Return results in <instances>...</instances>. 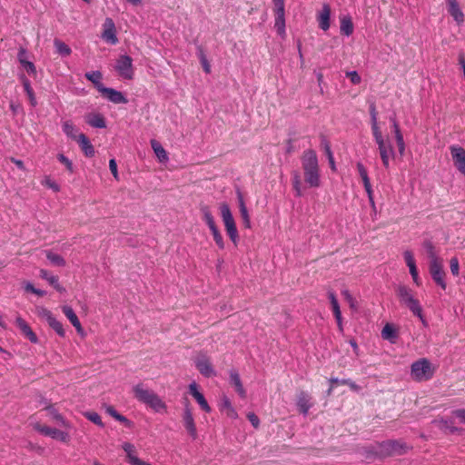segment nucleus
Returning <instances> with one entry per match:
<instances>
[{"label":"nucleus","instance_id":"f257e3e1","mask_svg":"<svg viewBox=\"0 0 465 465\" xmlns=\"http://www.w3.org/2000/svg\"><path fill=\"white\" fill-rule=\"evenodd\" d=\"M411 446L401 440H388L381 442H375L366 447L368 456L384 459L391 456H400L407 453Z\"/></svg>","mask_w":465,"mask_h":465},{"label":"nucleus","instance_id":"f03ea898","mask_svg":"<svg viewBox=\"0 0 465 465\" xmlns=\"http://www.w3.org/2000/svg\"><path fill=\"white\" fill-rule=\"evenodd\" d=\"M301 160L305 183L312 188L320 187L321 174L319 161L315 151L312 149L305 150Z\"/></svg>","mask_w":465,"mask_h":465},{"label":"nucleus","instance_id":"7ed1b4c3","mask_svg":"<svg viewBox=\"0 0 465 465\" xmlns=\"http://www.w3.org/2000/svg\"><path fill=\"white\" fill-rule=\"evenodd\" d=\"M396 293L400 302L405 305L414 316H417L423 325L427 324L426 320L422 314V308L418 299L413 296L412 290L403 284H400L396 288Z\"/></svg>","mask_w":465,"mask_h":465},{"label":"nucleus","instance_id":"20e7f679","mask_svg":"<svg viewBox=\"0 0 465 465\" xmlns=\"http://www.w3.org/2000/svg\"><path fill=\"white\" fill-rule=\"evenodd\" d=\"M411 376L417 381H429L433 377L435 369L430 361L421 358L411 364Z\"/></svg>","mask_w":465,"mask_h":465},{"label":"nucleus","instance_id":"39448f33","mask_svg":"<svg viewBox=\"0 0 465 465\" xmlns=\"http://www.w3.org/2000/svg\"><path fill=\"white\" fill-rule=\"evenodd\" d=\"M219 209L221 213V217L225 226L226 232L230 240L233 242V244L237 245L239 241V235L231 209L226 203H221Z\"/></svg>","mask_w":465,"mask_h":465},{"label":"nucleus","instance_id":"423d86ee","mask_svg":"<svg viewBox=\"0 0 465 465\" xmlns=\"http://www.w3.org/2000/svg\"><path fill=\"white\" fill-rule=\"evenodd\" d=\"M373 137L378 145L382 164L386 169H388L390 167V159L395 157L394 148L391 142L385 141L381 133L374 134Z\"/></svg>","mask_w":465,"mask_h":465},{"label":"nucleus","instance_id":"0eeeda50","mask_svg":"<svg viewBox=\"0 0 465 465\" xmlns=\"http://www.w3.org/2000/svg\"><path fill=\"white\" fill-rule=\"evenodd\" d=\"M201 213L203 214V220L204 221L206 225L209 227L215 243L217 244V246L220 249H223L224 248V241H223V235L221 234L220 231L215 223L214 217L213 216L210 208L206 205L203 206V207H201Z\"/></svg>","mask_w":465,"mask_h":465},{"label":"nucleus","instance_id":"6e6552de","mask_svg":"<svg viewBox=\"0 0 465 465\" xmlns=\"http://www.w3.org/2000/svg\"><path fill=\"white\" fill-rule=\"evenodd\" d=\"M114 68L122 78L127 80H131L134 78V68L133 65V59L131 56L127 54L120 55L119 58L116 60Z\"/></svg>","mask_w":465,"mask_h":465},{"label":"nucleus","instance_id":"1a4fd4ad","mask_svg":"<svg viewBox=\"0 0 465 465\" xmlns=\"http://www.w3.org/2000/svg\"><path fill=\"white\" fill-rule=\"evenodd\" d=\"M194 365L199 372L205 378H211L216 375L214 368L209 356L204 352H199L193 359Z\"/></svg>","mask_w":465,"mask_h":465},{"label":"nucleus","instance_id":"9d476101","mask_svg":"<svg viewBox=\"0 0 465 465\" xmlns=\"http://www.w3.org/2000/svg\"><path fill=\"white\" fill-rule=\"evenodd\" d=\"M429 271L434 282L442 290L446 289L445 272L443 270L442 260L431 261L429 263Z\"/></svg>","mask_w":465,"mask_h":465},{"label":"nucleus","instance_id":"9b49d317","mask_svg":"<svg viewBox=\"0 0 465 465\" xmlns=\"http://www.w3.org/2000/svg\"><path fill=\"white\" fill-rule=\"evenodd\" d=\"M38 315L40 318L45 320L50 328H52L60 337H64L65 331L62 322L56 320L51 311L42 307L38 309Z\"/></svg>","mask_w":465,"mask_h":465},{"label":"nucleus","instance_id":"f8f14e48","mask_svg":"<svg viewBox=\"0 0 465 465\" xmlns=\"http://www.w3.org/2000/svg\"><path fill=\"white\" fill-rule=\"evenodd\" d=\"M450 151L454 166L465 176V149L459 145H451Z\"/></svg>","mask_w":465,"mask_h":465},{"label":"nucleus","instance_id":"ddd939ff","mask_svg":"<svg viewBox=\"0 0 465 465\" xmlns=\"http://www.w3.org/2000/svg\"><path fill=\"white\" fill-rule=\"evenodd\" d=\"M134 398L141 403L147 405L156 394L153 390L148 389L143 383H138L133 387Z\"/></svg>","mask_w":465,"mask_h":465},{"label":"nucleus","instance_id":"4468645a","mask_svg":"<svg viewBox=\"0 0 465 465\" xmlns=\"http://www.w3.org/2000/svg\"><path fill=\"white\" fill-rule=\"evenodd\" d=\"M102 38L110 45H116L118 38L116 36L115 25L112 18H106L104 23Z\"/></svg>","mask_w":465,"mask_h":465},{"label":"nucleus","instance_id":"2eb2a0df","mask_svg":"<svg viewBox=\"0 0 465 465\" xmlns=\"http://www.w3.org/2000/svg\"><path fill=\"white\" fill-rule=\"evenodd\" d=\"M183 421L184 428L188 434L191 436L193 440H196L197 438V430L194 422V419L193 417L192 411L188 405L185 406L183 414Z\"/></svg>","mask_w":465,"mask_h":465},{"label":"nucleus","instance_id":"dca6fc26","mask_svg":"<svg viewBox=\"0 0 465 465\" xmlns=\"http://www.w3.org/2000/svg\"><path fill=\"white\" fill-rule=\"evenodd\" d=\"M107 100L110 102L120 104H127L128 99L124 95V94L120 91H117L111 87H104L100 92Z\"/></svg>","mask_w":465,"mask_h":465},{"label":"nucleus","instance_id":"f3484780","mask_svg":"<svg viewBox=\"0 0 465 465\" xmlns=\"http://www.w3.org/2000/svg\"><path fill=\"white\" fill-rule=\"evenodd\" d=\"M189 392L190 394L195 399L199 406L203 411L209 413L211 412L212 409L210 405L208 404L206 399L204 398L203 394L199 391L198 385L195 381L192 382L189 385Z\"/></svg>","mask_w":465,"mask_h":465},{"label":"nucleus","instance_id":"a211bd4d","mask_svg":"<svg viewBox=\"0 0 465 465\" xmlns=\"http://www.w3.org/2000/svg\"><path fill=\"white\" fill-rule=\"evenodd\" d=\"M37 430L44 435L49 436L53 439L60 440L62 442H67L69 440V435L67 432L60 430L55 428H51L48 426H39V427H37Z\"/></svg>","mask_w":465,"mask_h":465},{"label":"nucleus","instance_id":"6ab92c4d","mask_svg":"<svg viewBox=\"0 0 465 465\" xmlns=\"http://www.w3.org/2000/svg\"><path fill=\"white\" fill-rule=\"evenodd\" d=\"M403 257L407 266L409 267L410 273L412 277L414 283L417 286H420L421 282L419 276L418 269L412 252L411 251H405L403 252Z\"/></svg>","mask_w":465,"mask_h":465},{"label":"nucleus","instance_id":"aec40b11","mask_svg":"<svg viewBox=\"0 0 465 465\" xmlns=\"http://www.w3.org/2000/svg\"><path fill=\"white\" fill-rule=\"evenodd\" d=\"M447 9L449 14L452 16L454 21L458 25H461L464 22V14L460 7L457 0H446Z\"/></svg>","mask_w":465,"mask_h":465},{"label":"nucleus","instance_id":"412c9836","mask_svg":"<svg viewBox=\"0 0 465 465\" xmlns=\"http://www.w3.org/2000/svg\"><path fill=\"white\" fill-rule=\"evenodd\" d=\"M18 79L24 87V91L27 95L31 106L35 107L37 105V100L32 88L30 80L25 75V74H20L18 75Z\"/></svg>","mask_w":465,"mask_h":465},{"label":"nucleus","instance_id":"4be33fe9","mask_svg":"<svg viewBox=\"0 0 465 465\" xmlns=\"http://www.w3.org/2000/svg\"><path fill=\"white\" fill-rule=\"evenodd\" d=\"M62 311L72 325L75 328L77 333L83 336L84 334V329L73 308L68 305H64L62 307Z\"/></svg>","mask_w":465,"mask_h":465},{"label":"nucleus","instance_id":"5701e85b","mask_svg":"<svg viewBox=\"0 0 465 465\" xmlns=\"http://www.w3.org/2000/svg\"><path fill=\"white\" fill-rule=\"evenodd\" d=\"M330 19L331 7L328 4H323L322 10L319 12L317 15L319 27L323 31H327L330 28Z\"/></svg>","mask_w":465,"mask_h":465},{"label":"nucleus","instance_id":"b1692460","mask_svg":"<svg viewBox=\"0 0 465 465\" xmlns=\"http://www.w3.org/2000/svg\"><path fill=\"white\" fill-rule=\"evenodd\" d=\"M15 323L17 327L21 330L23 334L32 342L37 343L38 338L36 334L33 331L31 327L27 324V322L21 317H17L15 320Z\"/></svg>","mask_w":465,"mask_h":465},{"label":"nucleus","instance_id":"393cba45","mask_svg":"<svg viewBox=\"0 0 465 465\" xmlns=\"http://www.w3.org/2000/svg\"><path fill=\"white\" fill-rule=\"evenodd\" d=\"M219 408L222 412H224L230 419H237L238 414L233 408L230 399L226 395H223L220 400Z\"/></svg>","mask_w":465,"mask_h":465},{"label":"nucleus","instance_id":"a878e982","mask_svg":"<svg viewBox=\"0 0 465 465\" xmlns=\"http://www.w3.org/2000/svg\"><path fill=\"white\" fill-rule=\"evenodd\" d=\"M85 122L94 128L103 129L106 127L105 119L99 113H90L85 116Z\"/></svg>","mask_w":465,"mask_h":465},{"label":"nucleus","instance_id":"bb28decb","mask_svg":"<svg viewBox=\"0 0 465 465\" xmlns=\"http://www.w3.org/2000/svg\"><path fill=\"white\" fill-rule=\"evenodd\" d=\"M237 199L243 225L245 228H251L250 215L246 208L242 193L240 191H237Z\"/></svg>","mask_w":465,"mask_h":465},{"label":"nucleus","instance_id":"cd10ccee","mask_svg":"<svg viewBox=\"0 0 465 465\" xmlns=\"http://www.w3.org/2000/svg\"><path fill=\"white\" fill-rule=\"evenodd\" d=\"M77 142L85 156L93 157L94 155V148L85 134H78Z\"/></svg>","mask_w":465,"mask_h":465},{"label":"nucleus","instance_id":"c85d7f7f","mask_svg":"<svg viewBox=\"0 0 465 465\" xmlns=\"http://www.w3.org/2000/svg\"><path fill=\"white\" fill-rule=\"evenodd\" d=\"M311 398L308 395V393L304 391H301L297 398V407L301 413H302L304 416H306L309 412V410L312 407V404L310 402Z\"/></svg>","mask_w":465,"mask_h":465},{"label":"nucleus","instance_id":"c756f323","mask_svg":"<svg viewBox=\"0 0 465 465\" xmlns=\"http://www.w3.org/2000/svg\"><path fill=\"white\" fill-rule=\"evenodd\" d=\"M230 382L232 385L234 386L235 391L240 395V397L245 398L246 391L242 386L240 375H239L238 371H236L235 370H232L230 371Z\"/></svg>","mask_w":465,"mask_h":465},{"label":"nucleus","instance_id":"7c9ffc66","mask_svg":"<svg viewBox=\"0 0 465 465\" xmlns=\"http://www.w3.org/2000/svg\"><path fill=\"white\" fill-rule=\"evenodd\" d=\"M84 77L90 81L100 93L104 85L102 83L103 74L100 71H91L84 74Z\"/></svg>","mask_w":465,"mask_h":465},{"label":"nucleus","instance_id":"2f4dec72","mask_svg":"<svg viewBox=\"0 0 465 465\" xmlns=\"http://www.w3.org/2000/svg\"><path fill=\"white\" fill-rule=\"evenodd\" d=\"M275 14V21H274V28L276 29L277 34L283 37L285 36V11H276Z\"/></svg>","mask_w":465,"mask_h":465},{"label":"nucleus","instance_id":"473e14b6","mask_svg":"<svg viewBox=\"0 0 465 465\" xmlns=\"http://www.w3.org/2000/svg\"><path fill=\"white\" fill-rule=\"evenodd\" d=\"M340 30L341 34L346 36H350L353 33V23L350 15H342L340 18Z\"/></svg>","mask_w":465,"mask_h":465},{"label":"nucleus","instance_id":"72a5a7b5","mask_svg":"<svg viewBox=\"0 0 465 465\" xmlns=\"http://www.w3.org/2000/svg\"><path fill=\"white\" fill-rule=\"evenodd\" d=\"M150 409H152L154 412L163 413L167 410L166 403L161 399V397L156 393L154 397L148 402L146 405Z\"/></svg>","mask_w":465,"mask_h":465},{"label":"nucleus","instance_id":"f704fd0d","mask_svg":"<svg viewBox=\"0 0 465 465\" xmlns=\"http://www.w3.org/2000/svg\"><path fill=\"white\" fill-rule=\"evenodd\" d=\"M381 337L384 340H387L391 343H394L398 337L397 331L393 327V325L387 323L381 331Z\"/></svg>","mask_w":465,"mask_h":465},{"label":"nucleus","instance_id":"c9c22d12","mask_svg":"<svg viewBox=\"0 0 465 465\" xmlns=\"http://www.w3.org/2000/svg\"><path fill=\"white\" fill-rule=\"evenodd\" d=\"M370 115H371V132L372 135L381 134V131L380 130V127L378 125V112L376 110V106L374 103H371L370 104Z\"/></svg>","mask_w":465,"mask_h":465},{"label":"nucleus","instance_id":"e433bc0d","mask_svg":"<svg viewBox=\"0 0 465 465\" xmlns=\"http://www.w3.org/2000/svg\"><path fill=\"white\" fill-rule=\"evenodd\" d=\"M151 145L160 162H165L168 160L167 153L159 142L156 140H152Z\"/></svg>","mask_w":465,"mask_h":465},{"label":"nucleus","instance_id":"4c0bfd02","mask_svg":"<svg viewBox=\"0 0 465 465\" xmlns=\"http://www.w3.org/2000/svg\"><path fill=\"white\" fill-rule=\"evenodd\" d=\"M45 409L48 411L49 416L53 420H54L55 421H57L58 423H60L64 426H67L64 418L59 413V411L53 405H48Z\"/></svg>","mask_w":465,"mask_h":465},{"label":"nucleus","instance_id":"58836bf2","mask_svg":"<svg viewBox=\"0 0 465 465\" xmlns=\"http://www.w3.org/2000/svg\"><path fill=\"white\" fill-rule=\"evenodd\" d=\"M54 47L56 49V52L62 55V56H68L71 54L72 50L71 48L63 41L59 39H55L54 41Z\"/></svg>","mask_w":465,"mask_h":465},{"label":"nucleus","instance_id":"ea45409f","mask_svg":"<svg viewBox=\"0 0 465 465\" xmlns=\"http://www.w3.org/2000/svg\"><path fill=\"white\" fill-rule=\"evenodd\" d=\"M64 133L70 138L77 140V128L70 121H65L62 125Z\"/></svg>","mask_w":465,"mask_h":465},{"label":"nucleus","instance_id":"a19ab883","mask_svg":"<svg viewBox=\"0 0 465 465\" xmlns=\"http://www.w3.org/2000/svg\"><path fill=\"white\" fill-rule=\"evenodd\" d=\"M47 260L55 266H64L65 260L59 254L54 253L51 251H46Z\"/></svg>","mask_w":465,"mask_h":465},{"label":"nucleus","instance_id":"79ce46f5","mask_svg":"<svg viewBox=\"0 0 465 465\" xmlns=\"http://www.w3.org/2000/svg\"><path fill=\"white\" fill-rule=\"evenodd\" d=\"M423 247L426 250V252H427L428 258L430 259V262H431V261L436 262V261L441 260L440 258L438 257V255L435 252L434 245L430 241H429V240L425 241L423 242Z\"/></svg>","mask_w":465,"mask_h":465},{"label":"nucleus","instance_id":"37998d69","mask_svg":"<svg viewBox=\"0 0 465 465\" xmlns=\"http://www.w3.org/2000/svg\"><path fill=\"white\" fill-rule=\"evenodd\" d=\"M123 450L126 453V458L128 462L133 465V458L139 459L136 455H134V446L132 443L124 442L122 446Z\"/></svg>","mask_w":465,"mask_h":465},{"label":"nucleus","instance_id":"c03bdc74","mask_svg":"<svg viewBox=\"0 0 465 465\" xmlns=\"http://www.w3.org/2000/svg\"><path fill=\"white\" fill-rule=\"evenodd\" d=\"M331 305V309H332V312L334 314L335 320L337 322L338 328L341 331H343L342 318H341V312L339 302H337Z\"/></svg>","mask_w":465,"mask_h":465},{"label":"nucleus","instance_id":"a18cd8bd","mask_svg":"<svg viewBox=\"0 0 465 465\" xmlns=\"http://www.w3.org/2000/svg\"><path fill=\"white\" fill-rule=\"evenodd\" d=\"M84 415L88 420L92 421L93 423L96 424L101 428H104V424L102 421L101 416L97 412L86 411Z\"/></svg>","mask_w":465,"mask_h":465},{"label":"nucleus","instance_id":"49530a36","mask_svg":"<svg viewBox=\"0 0 465 465\" xmlns=\"http://www.w3.org/2000/svg\"><path fill=\"white\" fill-rule=\"evenodd\" d=\"M40 277L49 282L50 285H54L58 281V277L51 274L47 270H40Z\"/></svg>","mask_w":465,"mask_h":465},{"label":"nucleus","instance_id":"de8ad7c7","mask_svg":"<svg viewBox=\"0 0 465 465\" xmlns=\"http://www.w3.org/2000/svg\"><path fill=\"white\" fill-rule=\"evenodd\" d=\"M42 184L44 186L48 187L49 189L53 190L55 193L60 191V185L56 182L52 180L50 176H45L42 181Z\"/></svg>","mask_w":465,"mask_h":465},{"label":"nucleus","instance_id":"09e8293b","mask_svg":"<svg viewBox=\"0 0 465 465\" xmlns=\"http://www.w3.org/2000/svg\"><path fill=\"white\" fill-rule=\"evenodd\" d=\"M198 57L200 59V62H201L203 71L206 74H209L211 72V65H210L203 51L201 48H199Z\"/></svg>","mask_w":465,"mask_h":465},{"label":"nucleus","instance_id":"8fccbe9b","mask_svg":"<svg viewBox=\"0 0 465 465\" xmlns=\"http://www.w3.org/2000/svg\"><path fill=\"white\" fill-rule=\"evenodd\" d=\"M395 140L400 154L403 155L405 152V142L401 132H396Z\"/></svg>","mask_w":465,"mask_h":465},{"label":"nucleus","instance_id":"3c124183","mask_svg":"<svg viewBox=\"0 0 465 465\" xmlns=\"http://www.w3.org/2000/svg\"><path fill=\"white\" fill-rule=\"evenodd\" d=\"M58 161L63 163L65 168L72 173H74V165L71 160H69L64 154L59 153L57 155Z\"/></svg>","mask_w":465,"mask_h":465},{"label":"nucleus","instance_id":"603ef678","mask_svg":"<svg viewBox=\"0 0 465 465\" xmlns=\"http://www.w3.org/2000/svg\"><path fill=\"white\" fill-rule=\"evenodd\" d=\"M450 269L453 276H458L460 274V263L457 257H452L450 260Z\"/></svg>","mask_w":465,"mask_h":465},{"label":"nucleus","instance_id":"864d4df0","mask_svg":"<svg viewBox=\"0 0 465 465\" xmlns=\"http://www.w3.org/2000/svg\"><path fill=\"white\" fill-rule=\"evenodd\" d=\"M292 186H293V189L296 192V195L297 196H301L302 195L301 178H300V175L298 173H295L294 176H293Z\"/></svg>","mask_w":465,"mask_h":465},{"label":"nucleus","instance_id":"5fc2aeb1","mask_svg":"<svg viewBox=\"0 0 465 465\" xmlns=\"http://www.w3.org/2000/svg\"><path fill=\"white\" fill-rule=\"evenodd\" d=\"M21 65L26 70L29 74L35 75L36 74V67L34 63L26 60Z\"/></svg>","mask_w":465,"mask_h":465},{"label":"nucleus","instance_id":"6e6d98bb","mask_svg":"<svg viewBox=\"0 0 465 465\" xmlns=\"http://www.w3.org/2000/svg\"><path fill=\"white\" fill-rule=\"evenodd\" d=\"M346 76L351 80L353 84H359L361 81V76L356 71H351L346 74Z\"/></svg>","mask_w":465,"mask_h":465},{"label":"nucleus","instance_id":"4d7b16f0","mask_svg":"<svg viewBox=\"0 0 465 465\" xmlns=\"http://www.w3.org/2000/svg\"><path fill=\"white\" fill-rule=\"evenodd\" d=\"M109 169L114 175V177L118 180V171H117V163L115 159H110L109 161Z\"/></svg>","mask_w":465,"mask_h":465},{"label":"nucleus","instance_id":"13d9d810","mask_svg":"<svg viewBox=\"0 0 465 465\" xmlns=\"http://www.w3.org/2000/svg\"><path fill=\"white\" fill-rule=\"evenodd\" d=\"M247 418H248L249 421L252 423V425L254 428H258L259 427L260 420H259L257 415H255L253 412H249L247 414Z\"/></svg>","mask_w":465,"mask_h":465},{"label":"nucleus","instance_id":"bf43d9fd","mask_svg":"<svg viewBox=\"0 0 465 465\" xmlns=\"http://www.w3.org/2000/svg\"><path fill=\"white\" fill-rule=\"evenodd\" d=\"M452 414L460 420L461 423L465 424V408L464 409H457L452 411Z\"/></svg>","mask_w":465,"mask_h":465},{"label":"nucleus","instance_id":"052dcab7","mask_svg":"<svg viewBox=\"0 0 465 465\" xmlns=\"http://www.w3.org/2000/svg\"><path fill=\"white\" fill-rule=\"evenodd\" d=\"M17 59L20 64L25 63L27 60V51L24 47H20L17 54Z\"/></svg>","mask_w":465,"mask_h":465},{"label":"nucleus","instance_id":"680f3d73","mask_svg":"<svg viewBox=\"0 0 465 465\" xmlns=\"http://www.w3.org/2000/svg\"><path fill=\"white\" fill-rule=\"evenodd\" d=\"M341 294L343 295L344 299L349 302L350 306L353 308L355 306V301L352 295L350 293V292L348 290H343L341 292Z\"/></svg>","mask_w":465,"mask_h":465},{"label":"nucleus","instance_id":"e2e57ef3","mask_svg":"<svg viewBox=\"0 0 465 465\" xmlns=\"http://www.w3.org/2000/svg\"><path fill=\"white\" fill-rule=\"evenodd\" d=\"M285 0H272L274 5V12L276 11H285Z\"/></svg>","mask_w":465,"mask_h":465},{"label":"nucleus","instance_id":"0e129e2a","mask_svg":"<svg viewBox=\"0 0 465 465\" xmlns=\"http://www.w3.org/2000/svg\"><path fill=\"white\" fill-rule=\"evenodd\" d=\"M325 150H326V153L328 154V157H329V162H330L331 167L332 170H335V162H334L331 148L327 143L325 144Z\"/></svg>","mask_w":465,"mask_h":465},{"label":"nucleus","instance_id":"69168bd1","mask_svg":"<svg viewBox=\"0 0 465 465\" xmlns=\"http://www.w3.org/2000/svg\"><path fill=\"white\" fill-rule=\"evenodd\" d=\"M356 167L361 178L369 176L365 166L361 162L357 163Z\"/></svg>","mask_w":465,"mask_h":465},{"label":"nucleus","instance_id":"338daca9","mask_svg":"<svg viewBox=\"0 0 465 465\" xmlns=\"http://www.w3.org/2000/svg\"><path fill=\"white\" fill-rule=\"evenodd\" d=\"M115 420L124 423L127 427H131L133 425L131 420H129L126 417H124V415H122L120 413L117 415Z\"/></svg>","mask_w":465,"mask_h":465},{"label":"nucleus","instance_id":"774afa93","mask_svg":"<svg viewBox=\"0 0 465 465\" xmlns=\"http://www.w3.org/2000/svg\"><path fill=\"white\" fill-rule=\"evenodd\" d=\"M106 412L113 418H116L119 412L113 407V406H107L106 407Z\"/></svg>","mask_w":465,"mask_h":465}]
</instances>
